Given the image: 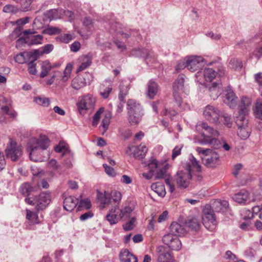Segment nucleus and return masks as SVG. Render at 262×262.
Here are the masks:
<instances>
[{
    "mask_svg": "<svg viewBox=\"0 0 262 262\" xmlns=\"http://www.w3.org/2000/svg\"><path fill=\"white\" fill-rule=\"evenodd\" d=\"M130 151L135 158L137 159H143L147 152V148L145 145L132 146L128 148L127 152Z\"/></svg>",
    "mask_w": 262,
    "mask_h": 262,
    "instance_id": "nucleus-19",
    "label": "nucleus"
},
{
    "mask_svg": "<svg viewBox=\"0 0 262 262\" xmlns=\"http://www.w3.org/2000/svg\"><path fill=\"white\" fill-rule=\"evenodd\" d=\"M184 75H180L173 85V99L178 107H181L183 102L180 94L184 91Z\"/></svg>",
    "mask_w": 262,
    "mask_h": 262,
    "instance_id": "nucleus-9",
    "label": "nucleus"
},
{
    "mask_svg": "<svg viewBox=\"0 0 262 262\" xmlns=\"http://www.w3.org/2000/svg\"><path fill=\"white\" fill-rule=\"evenodd\" d=\"M103 167L105 169V172L110 176L114 177L116 175V172L114 169L108 166L106 164H103Z\"/></svg>",
    "mask_w": 262,
    "mask_h": 262,
    "instance_id": "nucleus-60",
    "label": "nucleus"
},
{
    "mask_svg": "<svg viewBox=\"0 0 262 262\" xmlns=\"http://www.w3.org/2000/svg\"><path fill=\"white\" fill-rule=\"evenodd\" d=\"M5 153L7 158L12 161H16L22 156V148L20 146L17 145L15 142L10 140L9 145L5 149Z\"/></svg>",
    "mask_w": 262,
    "mask_h": 262,
    "instance_id": "nucleus-10",
    "label": "nucleus"
},
{
    "mask_svg": "<svg viewBox=\"0 0 262 262\" xmlns=\"http://www.w3.org/2000/svg\"><path fill=\"white\" fill-rule=\"evenodd\" d=\"M229 67L235 70L241 69L242 67V63L237 59L232 58L229 62Z\"/></svg>",
    "mask_w": 262,
    "mask_h": 262,
    "instance_id": "nucleus-49",
    "label": "nucleus"
},
{
    "mask_svg": "<svg viewBox=\"0 0 262 262\" xmlns=\"http://www.w3.org/2000/svg\"><path fill=\"white\" fill-rule=\"evenodd\" d=\"M147 95L150 99H153L159 91L158 84L152 79L149 80L147 84Z\"/></svg>",
    "mask_w": 262,
    "mask_h": 262,
    "instance_id": "nucleus-27",
    "label": "nucleus"
},
{
    "mask_svg": "<svg viewBox=\"0 0 262 262\" xmlns=\"http://www.w3.org/2000/svg\"><path fill=\"white\" fill-rule=\"evenodd\" d=\"M249 196V193L246 190H242L240 192L235 194L233 200L239 204L246 203Z\"/></svg>",
    "mask_w": 262,
    "mask_h": 262,
    "instance_id": "nucleus-29",
    "label": "nucleus"
},
{
    "mask_svg": "<svg viewBox=\"0 0 262 262\" xmlns=\"http://www.w3.org/2000/svg\"><path fill=\"white\" fill-rule=\"evenodd\" d=\"M135 218L132 217L130 221L123 225V228L125 231H129L133 229Z\"/></svg>",
    "mask_w": 262,
    "mask_h": 262,
    "instance_id": "nucleus-61",
    "label": "nucleus"
},
{
    "mask_svg": "<svg viewBox=\"0 0 262 262\" xmlns=\"http://www.w3.org/2000/svg\"><path fill=\"white\" fill-rule=\"evenodd\" d=\"M54 149L56 152H62V156L70 152L68 146L62 142H59L58 145L55 147Z\"/></svg>",
    "mask_w": 262,
    "mask_h": 262,
    "instance_id": "nucleus-42",
    "label": "nucleus"
},
{
    "mask_svg": "<svg viewBox=\"0 0 262 262\" xmlns=\"http://www.w3.org/2000/svg\"><path fill=\"white\" fill-rule=\"evenodd\" d=\"M170 233L174 236H182L185 233V229L183 226L177 223L173 222L170 226Z\"/></svg>",
    "mask_w": 262,
    "mask_h": 262,
    "instance_id": "nucleus-28",
    "label": "nucleus"
},
{
    "mask_svg": "<svg viewBox=\"0 0 262 262\" xmlns=\"http://www.w3.org/2000/svg\"><path fill=\"white\" fill-rule=\"evenodd\" d=\"M157 252L158 253L157 262H174L173 257L165 246L158 247Z\"/></svg>",
    "mask_w": 262,
    "mask_h": 262,
    "instance_id": "nucleus-17",
    "label": "nucleus"
},
{
    "mask_svg": "<svg viewBox=\"0 0 262 262\" xmlns=\"http://www.w3.org/2000/svg\"><path fill=\"white\" fill-rule=\"evenodd\" d=\"M52 66L48 60H45L42 62L41 63V71L40 73V77L43 78L46 76L49 72L51 71Z\"/></svg>",
    "mask_w": 262,
    "mask_h": 262,
    "instance_id": "nucleus-36",
    "label": "nucleus"
},
{
    "mask_svg": "<svg viewBox=\"0 0 262 262\" xmlns=\"http://www.w3.org/2000/svg\"><path fill=\"white\" fill-rule=\"evenodd\" d=\"M130 56L150 60L155 59L157 57L156 54L153 51L145 48L134 49L130 52Z\"/></svg>",
    "mask_w": 262,
    "mask_h": 262,
    "instance_id": "nucleus-13",
    "label": "nucleus"
},
{
    "mask_svg": "<svg viewBox=\"0 0 262 262\" xmlns=\"http://www.w3.org/2000/svg\"><path fill=\"white\" fill-rule=\"evenodd\" d=\"M78 208H83L86 209H89L91 207L90 201L88 199H85L78 202Z\"/></svg>",
    "mask_w": 262,
    "mask_h": 262,
    "instance_id": "nucleus-54",
    "label": "nucleus"
},
{
    "mask_svg": "<svg viewBox=\"0 0 262 262\" xmlns=\"http://www.w3.org/2000/svg\"><path fill=\"white\" fill-rule=\"evenodd\" d=\"M162 241L164 244L172 250H179L181 248V243L178 236L171 234L164 235Z\"/></svg>",
    "mask_w": 262,
    "mask_h": 262,
    "instance_id": "nucleus-14",
    "label": "nucleus"
},
{
    "mask_svg": "<svg viewBox=\"0 0 262 262\" xmlns=\"http://www.w3.org/2000/svg\"><path fill=\"white\" fill-rule=\"evenodd\" d=\"M119 89H120V93L119 95V100L120 101V102L124 103V98L125 97V96L127 94L128 90V88H127V86H125V88H124L123 85H122V84H120Z\"/></svg>",
    "mask_w": 262,
    "mask_h": 262,
    "instance_id": "nucleus-46",
    "label": "nucleus"
},
{
    "mask_svg": "<svg viewBox=\"0 0 262 262\" xmlns=\"http://www.w3.org/2000/svg\"><path fill=\"white\" fill-rule=\"evenodd\" d=\"M199 76H203L206 81H211L216 76V72L212 68H205L198 72Z\"/></svg>",
    "mask_w": 262,
    "mask_h": 262,
    "instance_id": "nucleus-26",
    "label": "nucleus"
},
{
    "mask_svg": "<svg viewBox=\"0 0 262 262\" xmlns=\"http://www.w3.org/2000/svg\"><path fill=\"white\" fill-rule=\"evenodd\" d=\"M60 41L65 43H68L73 39L72 35L71 34H64L58 37Z\"/></svg>",
    "mask_w": 262,
    "mask_h": 262,
    "instance_id": "nucleus-56",
    "label": "nucleus"
},
{
    "mask_svg": "<svg viewBox=\"0 0 262 262\" xmlns=\"http://www.w3.org/2000/svg\"><path fill=\"white\" fill-rule=\"evenodd\" d=\"M237 97L235 93L228 87L226 90V100L225 102L230 108H234L237 103Z\"/></svg>",
    "mask_w": 262,
    "mask_h": 262,
    "instance_id": "nucleus-22",
    "label": "nucleus"
},
{
    "mask_svg": "<svg viewBox=\"0 0 262 262\" xmlns=\"http://www.w3.org/2000/svg\"><path fill=\"white\" fill-rule=\"evenodd\" d=\"M229 206V203L227 201H219L215 202L213 206L217 212L224 211Z\"/></svg>",
    "mask_w": 262,
    "mask_h": 262,
    "instance_id": "nucleus-35",
    "label": "nucleus"
},
{
    "mask_svg": "<svg viewBox=\"0 0 262 262\" xmlns=\"http://www.w3.org/2000/svg\"><path fill=\"white\" fill-rule=\"evenodd\" d=\"M163 115L168 116L170 119H172L173 117H174L177 113L175 110L165 109L162 113Z\"/></svg>",
    "mask_w": 262,
    "mask_h": 262,
    "instance_id": "nucleus-64",
    "label": "nucleus"
},
{
    "mask_svg": "<svg viewBox=\"0 0 262 262\" xmlns=\"http://www.w3.org/2000/svg\"><path fill=\"white\" fill-rule=\"evenodd\" d=\"M147 166L148 170L155 174L156 179H162L166 176L168 168L167 165L158 162L156 159L152 158L149 160Z\"/></svg>",
    "mask_w": 262,
    "mask_h": 262,
    "instance_id": "nucleus-8",
    "label": "nucleus"
},
{
    "mask_svg": "<svg viewBox=\"0 0 262 262\" xmlns=\"http://www.w3.org/2000/svg\"><path fill=\"white\" fill-rule=\"evenodd\" d=\"M94 20L89 16L83 18L82 24L88 29H91L93 26Z\"/></svg>",
    "mask_w": 262,
    "mask_h": 262,
    "instance_id": "nucleus-53",
    "label": "nucleus"
},
{
    "mask_svg": "<svg viewBox=\"0 0 262 262\" xmlns=\"http://www.w3.org/2000/svg\"><path fill=\"white\" fill-rule=\"evenodd\" d=\"M18 4L19 10L23 12L28 11L30 9L31 5L32 3V0H15Z\"/></svg>",
    "mask_w": 262,
    "mask_h": 262,
    "instance_id": "nucleus-33",
    "label": "nucleus"
},
{
    "mask_svg": "<svg viewBox=\"0 0 262 262\" xmlns=\"http://www.w3.org/2000/svg\"><path fill=\"white\" fill-rule=\"evenodd\" d=\"M95 102V98L91 94L79 97L76 104L77 110L80 114H85L88 110L94 108Z\"/></svg>",
    "mask_w": 262,
    "mask_h": 262,
    "instance_id": "nucleus-7",
    "label": "nucleus"
},
{
    "mask_svg": "<svg viewBox=\"0 0 262 262\" xmlns=\"http://www.w3.org/2000/svg\"><path fill=\"white\" fill-rule=\"evenodd\" d=\"M215 217L213 212V210L211 206L209 205H206L203 210V217L202 220H204L207 219Z\"/></svg>",
    "mask_w": 262,
    "mask_h": 262,
    "instance_id": "nucleus-38",
    "label": "nucleus"
},
{
    "mask_svg": "<svg viewBox=\"0 0 262 262\" xmlns=\"http://www.w3.org/2000/svg\"><path fill=\"white\" fill-rule=\"evenodd\" d=\"M78 204V200L74 196H68L64 198L63 208L68 211H72Z\"/></svg>",
    "mask_w": 262,
    "mask_h": 262,
    "instance_id": "nucleus-23",
    "label": "nucleus"
},
{
    "mask_svg": "<svg viewBox=\"0 0 262 262\" xmlns=\"http://www.w3.org/2000/svg\"><path fill=\"white\" fill-rule=\"evenodd\" d=\"M35 101L44 107H47L50 104V100L49 98L43 96H38L35 98Z\"/></svg>",
    "mask_w": 262,
    "mask_h": 262,
    "instance_id": "nucleus-44",
    "label": "nucleus"
},
{
    "mask_svg": "<svg viewBox=\"0 0 262 262\" xmlns=\"http://www.w3.org/2000/svg\"><path fill=\"white\" fill-rule=\"evenodd\" d=\"M223 85L220 80L213 82L208 88L210 98L213 100L216 99L223 92Z\"/></svg>",
    "mask_w": 262,
    "mask_h": 262,
    "instance_id": "nucleus-18",
    "label": "nucleus"
},
{
    "mask_svg": "<svg viewBox=\"0 0 262 262\" xmlns=\"http://www.w3.org/2000/svg\"><path fill=\"white\" fill-rule=\"evenodd\" d=\"M28 71L31 75H35L37 73V70L36 68V63L34 61H31L28 63Z\"/></svg>",
    "mask_w": 262,
    "mask_h": 262,
    "instance_id": "nucleus-55",
    "label": "nucleus"
},
{
    "mask_svg": "<svg viewBox=\"0 0 262 262\" xmlns=\"http://www.w3.org/2000/svg\"><path fill=\"white\" fill-rule=\"evenodd\" d=\"M203 115L205 118L211 123H215L219 121L221 116L220 110L213 106L208 105L204 110Z\"/></svg>",
    "mask_w": 262,
    "mask_h": 262,
    "instance_id": "nucleus-11",
    "label": "nucleus"
},
{
    "mask_svg": "<svg viewBox=\"0 0 262 262\" xmlns=\"http://www.w3.org/2000/svg\"><path fill=\"white\" fill-rule=\"evenodd\" d=\"M49 139L45 135H41L38 139L32 138L27 143V150L31 160L37 162L40 160L38 157L41 150H46L49 146Z\"/></svg>",
    "mask_w": 262,
    "mask_h": 262,
    "instance_id": "nucleus-3",
    "label": "nucleus"
},
{
    "mask_svg": "<svg viewBox=\"0 0 262 262\" xmlns=\"http://www.w3.org/2000/svg\"><path fill=\"white\" fill-rule=\"evenodd\" d=\"M119 213L121 216V219L123 217L128 218L130 216V213L132 212V209L130 207H125L123 209H119Z\"/></svg>",
    "mask_w": 262,
    "mask_h": 262,
    "instance_id": "nucleus-50",
    "label": "nucleus"
},
{
    "mask_svg": "<svg viewBox=\"0 0 262 262\" xmlns=\"http://www.w3.org/2000/svg\"><path fill=\"white\" fill-rule=\"evenodd\" d=\"M182 147V145L177 146L173 149L171 156L172 160H174L177 156L181 154V149Z\"/></svg>",
    "mask_w": 262,
    "mask_h": 262,
    "instance_id": "nucleus-62",
    "label": "nucleus"
},
{
    "mask_svg": "<svg viewBox=\"0 0 262 262\" xmlns=\"http://www.w3.org/2000/svg\"><path fill=\"white\" fill-rule=\"evenodd\" d=\"M119 208L118 206H114L110 210L105 216L106 220L112 225L117 224L121 219L119 213Z\"/></svg>",
    "mask_w": 262,
    "mask_h": 262,
    "instance_id": "nucleus-20",
    "label": "nucleus"
},
{
    "mask_svg": "<svg viewBox=\"0 0 262 262\" xmlns=\"http://www.w3.org/2000/svg\"><path fill=\"white\" fill-rule=\"evenodd\" d=\"M60 32L61 30L59 28L50 26L45 29L42 32L43 33L50 35L58 34L60 33Z\"/></svg>",
    "mask_w": 262,
    "mask_h": 262,
    "instance_id": "nucleus-45",
    "label": "nucleus"
},
{
    "mask_svg": "<svg viewBox=\"0 0 262 262\" xmlns=\"http://www.w3.org/2000/svg\"><path fill=\"white\" fill-rule=\"evenodd\" d=\"M110 123V117L109 116H107L106 115H105L104 118L103 119L101 124V126L102 127L103 129V132H106V130L107 129Z\"/></svg>",
    "mask_w": 262,
    "mask_h": 262,
    "instance_id": "nucleus-59",
    "label": "nucleus"
},
{
    "mask_svg": "<svg viewBox=\"0 0 262 262\" xmlns=\"http://www.w3.org/2000/svg\"><path fill=\"white\" fill-rule=\"evenodd\" d=\"M72 70V66L71 64H67L62 77V81L66 82L70 78Z\"/></svg>",
    "mask_w": 262,
    "mask_h": 262,
    "instance_id": "nucleus-47",
    "label": "nucleus"
},
{
    "mask_svg": "<svg viewBox=\"0 0 262 262\" xmlns=\"http://www.w3.org/2000/svg\"><path fill=\"white\" fill-rule=\"evenodd\" d=\"M86 84L85 80L81 77L76 76L71 81V86L75 90H79Z\"/></svg>",
    "mask_w": 262,
    "mask_h": 262,
    "instance_id": "nucleus-30",
    "label": "nucleus"
},
{
    "mask_svg": "<svg viewBox=\"0 0 262 262\" xmlns=\"http://www.w3.org/2000/svg\"><path fill=\"white\" fill-rule=\"evenodd\" d=\"M203 221V225L208 230L213 231L216 227V217L207 219Z\"/></svg>",
    "mask_w": 262,
    "mask_h": 262,
    "instance_id": "nucleus-34",
    "label": "nucleus"
},
{
    "mask_svg": "<svg viewBox=\"0 0 262 262\" xmlns=\"http://www.w3.org/2000/svg\"><path fill=\"white\" fill-rule=\"evenodd\" d=\"M97 199L101 204V208H104L106 205L111 204V199L110 193L105 191L104 193L97 191Z\"/></svg>",
    "mask_w": 262,
    "mask_h": 262,
    "instance_id": "nucleus-24",
    "label": "nucleus"
},
{
    "mask_svg": "<svg viewBox=\"0 0 262 262\" xmlns=\"http://www.w3.org/2000/svg\"><path fill=\"white\" fill-rule=\"evenodd\" d=\"M254 114L256 118L262 120V101L258 99L255 103Z\"/></svg>",
    "mask_w": 262,
    "mask_h": 262,
    "instance_id": "nucleus-43",
    "label": "nucleus"
},
{
    "mask_svg": "<svg viewBox=\"0 0 262 262\" xmlns=\"http://www.w3.org/2000/svg\"><path fill=\"white\" fill-rule=\"evenodd\" d=\"M47 16L50 20H53L59 18L60 15L57 9H51L47 12Z\"/></svg>",
    "mask_w": 262,
    "mask_h": 262,
    "instance_id": "nucleus-52",
    "label": "nucleus"
},
{
    "mask_svg": "<svg viewBox=\"0 0 262 262\" xmlns=\"http://www.w3.org/2000/svg\"><path fill=\"white\" fill-rule=\"evenodd\" d=\"M119 258L121 262H138L137 257L127 249L120 252Z\"/></svg>",
    "mask_w": 262,
    "mask_h": 262,
    "instance_id": "nucleus-25",
    "label": "nucleus"
},
{
    "mask_svg": "<svg viewBox=\"0 0 262 262\" xmlns=\"http://www.w3.org/2000/svg\"><path fill=\"white\" fill-rule=\"evenodd\" d=\"M204 59L201 56H192L186 60V68L191 72H194L202 66Z\"/></svg>",
    "mask_w": 262,
    "mask_h": 262,
    "instance_id": "nucleus-16",
    "label": "nucleus"
},
{
    "mask_svg": "<svg viewBox=\"0 0 262 262\" xmlns=\"http://www.w3.org/2000/svg\"><path fill=\"white\" fill-rule=\"evenodd\" d=\"M17 10L18 8L12 5H6L3 9L5 13H16Z\"/></svg>",
    "mask_w": 262,
    "mask_h": 262,
    "instance_id": "nucleus-57",
    "label": "nucleus"
},
{
    "mask_svg": "<svg viewBox=\"0 0 262 262\" xmlns=\"http://www.w3.org/2000/svg\"><path fill=\"white\" fill-rule=\"evenodd\" d=\"M196 129L198 132L200 133L201 134L203 133L202 130L204 129L209 134L208 136L211 137H219L220 135V133L218 130L210 126L206 122H201L198 124L196 125Z\"/></svg>",
    "mask_w": 262,
    "mask_h": 262,
    "instance_id": "nucleus-21",
    "label": "nucleus"
},
{
    "mask_svg": "<svg viewBox=\"0 0 262 262\" xmlns=\"http://www.w3.org/2000/svg\"><path fill=\"white\" fill-rule=\"evenodd\" d=\"M128 121L131 125H136L140 121L143 115L141 105L135 100L129 99L127 103Z\"/></svg>",
    "mask_w": 262,
    "mask_h": 262,
    "instance_id": "nucleus-6",
    "label": "nucleus"
},
{
    "mask_svg": "<svg viewBox=\"0 0 262 262\" xmlns=\"http://www.w3.org/2000/svg\"><path fill=\"white\" fill-rule=\"evenodd\" d=\"M26 219L32 224H38L39 223L38 214L36 212L26 210Z\"/></svg>",
    "mask_w": 262,
    "mask_h": 262,
    "instance_id": "nucleus-37",
    "label": "nucleus"
},
{
    "mask_svg": "<svg viewBox=\"0 0 262 262\" xmlns=\"http://www.w3.org/2000/svg\"><path fill=\"white\" fill-rule=\"evenodd\" d=\"M221 116L224 119L223 121L225 125L228 128H230L232 125V120L231 119V116L226 113H224L223 114L221 115Z\"/></svg>",
    "mask_w": 262,
    "mask_h": 262,
    "instance_id": "nucleus-48",
    "label": "nucleus"
},
{
    "mask_svg": "<svg viewBox=\"0 0 262 262\" xmlns=\"http://www.w3.org/2000/svg\"><path fill=\"white\" fill-rule=\"evenodd\" d=\"M186 224L191 230L195 231L199 230L201 227L200 222L195 217L188 219Z\"/></svg>",
    "mask_w": 262,
    "mask_h": 262,
    "instance_id": "nucleus-31",
    "label": "nucleus"
},
{
    "mask_svg": "<svg viewBox=\"0 0 262 262\" xmlns=\"http://www.w3.org/2000/svg\"><path fill=\"white\" fill-rule=\"evenodd\" d=\"M183 167L184 169L179 170L174 176V180L179 187H187L191 179L196 181L202 180L201 167L193 156L191 155L189 161L184 164Z\"/></svg>",
    "mask_w": 262,
    "mask_h": 262,
    "instance_id": "nucleus-1",
    "label": "nucleus"
},
{
    "mask_svg": "<svg viewBox=\"0 0 262 262\" xmlns=\"http://www.w3.org/2000/svg\"><path fill=\"white\" fill-rule=\"evenodd\" d=\"M33 188L27 183H23L20 187V192L24 196H28L32 191Z\"/></svg>",
    "mask_w": 262,
    "mask_h": 262,
    "instance_id": "nucleus-41",
    "label": "nucleus"
},
{
    "mask_svg": "<svg viewBox=\"0 0 262 262\" xmlns=\"http://www.w3.org/2000/svg\"><path fill=\"white\" fill-rule=\"evenodd\" d=\"M251 103L250 98L243 97L239 106L238 115L236 117L235 123L238 126L237 134L243 140L247 139L250 136V129L248 128V120L245 116L249 111Z\"/></svg>",
    "mask_w": 262,
    "mask_h": 262,
    "instance_id": "nucleus-2",
    "label": "nucleus"
},
{
    "mask_svg": "<svg viewBox=\"0 0 262 262\" xmlns=\"http://www.w3.org/2000/svg\"><path fill=\"white\" fill-rule=\"evenodd\" d=\"M110 195L111 199V204L114 203V206H118L121 199V193L119 191L115 190L112 191Z\"/></svg>",
    "mask_w": 262,
    "mask_h": 262,
    "instance_id": "nucleus-39",
    "label": "nucleus"
},
{
    "mask_svg": "<svg viewBox=\"0 0 262 262\" xmlns=\"http://www.w3.org/2000/svg\"><path fill=\"white\" fill-rule=\"evenodd\" d=\"M196 151L200 155L203 164L207 167L214 168L220 163V157L218 153L209 148L198 147Z\"/></svg>",
    "mask_w": 262,
    "mask_h": 262,
    "instance_id": "nucleus-4",
    "label": "nucleus"
},
{
    "mask_svg": "<svg viewBox=\"0 0 262 262\" xmlns=\"http://www.w3.org/2000/svg\"><path fill=\"white\" fill-rule=\"evenodd\" d=\"M92 63L91 59L86 58V61H83L81 63L80 66L78 68V70L80 71H83L88 68Z\"/></svg>",
    "mask_w": 262,
    "mask_h": 262,
    "instance_id": "nucleus-63",
    "label": "nucleus"
},
{
    "mask_svg": "<svg viewBox=\"0 0 262 262\" xmlns=\"http://www.w3.org/2000/svg\"><path fill=\"white\" fill-rule=\"evenodd\" d=\"M104 108L101 107L98 111H97L94 114L93 118L92 125L93 126H96L98 124V121L100 118L101 114L103 112Z\"/></svg>",
    "mask_w": 262,
    "mask_h": 262,
    "instance_id": "nucleus-51",
    "label": "nucleus"
},
{
    "mask_svg": "<svg viewBox=\"0 0 262 262\" xmlns=\"http://www.w3.org/2000/svg\"><path fill=\"white\" fill-rule=\"evenodd\" d=\"M25 201L28 204L34 206L37 211H41L46 209L50 203L51 193L49 191H42L34 198L27 197Z\"/></svg>",
    "mask_w": 262,
    "mask_h": 262,
    "instance_id": "nucleus-5",
    "label": "nucleus"
},
{
    "mask_svg": "<svg viewBox=\"0 0 262 262\" xmlns=\"http://www.w3.org/2000/svg\"><path fill=\"white\" fill-rule=\"evenodd\" d=\"M218 137H210L207 136L205 133H201V136L197 139L198 142L202 145H210L214 149H220L222 147V141L217 139Z\"/></svg>",
    "mask_w": 262,
    "mask_h": 262,
    "instance_id": "nucleus-12",
    "label": "nucleus"
},
{
    "mask_svg": "<svg viewBox=\"0 0 262 262\" xmlns=\"http://www.w3.org/2000/svg\"><path fill=\"white\" fill-rule=\"evenodd\" d=\"M118 33L123 37L127 38L131 36H136L138 35V31L133 30H129V33H124L122 31H119Z\"/></svg>",
    "mask_w": 262,
    "mask_h": 262,
    "instance_id": "nucleus-58",
    "label": "nucleus"
},
{
    "mask_svg": "<svg viewBox=\"0 0 262 262\" xmlns=\"http://www.w3.org/2000/svg\"><path fill=\"white\" fill-rule=\"evenodd\" d=\"M34 32L31 30H26L24 35L26 36L25 41L28 45H38L41 43L43 37L41 35H34Z\"/></svg>",
    "mask_w": 262,
    "mask_h": 262,
    "instance_id": "nucleus-15",
    "label": "nucleus"
},
{
    "mask_svg": "<svg viewBox=\"0 0 262 262\" xmlns=\"http://www.w3.org/2000/svg\"><path fill=\"white\" fill-rule=\"evenodd\" d=\"M151 188L159 196L164 197L166 194L164 185L160 182L154 183L151 185Z\"/></svg>",
    "mask_w": 262,
    "mask_h": 262,
    "instance_id": "nucleus-32",
    "label": "nucleus"
},
{
    "mask_svg": "<svg viewBox=\"0 0 262 262\" xmlns=\"http://www.w3.org/2000/svg\"><path fill=\"white\" fill-rule=\"evenodd\" d=\"M30 56L29 52L20 53L16 55L14 57L15 61L19 63L23 64L27 62V58Z\"/></svg>",
    "mask_w": 262,
    "mask_h": 262,
    "instance_id": "nucleus-40",
    "label": "nucleus"
}]
</instances>
